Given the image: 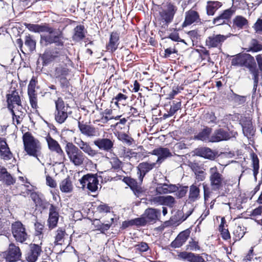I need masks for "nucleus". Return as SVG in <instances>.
<instances>
[{"instance_id": "79ce46f5", "label": "nucleus", "mask_w": 262, "mask_h": 262, "mask_svg": "<svg viewBox=\"0 0 262 262\" xmlns=\"http://www.w3.org/2000/svg\"><path fill=\"white\" fill-rule=\"evenodd\" d=\"M123 181L134 191H136L138 193L141 192V187L138 186L137 181L135 179L130 177H126L123 178Z\"/></svg>"}, {"instance_id": "680f3d73", "label": "nucleus", "mask_w": 262, "mask_h": 262, "mask_svg": "<svg viewBox=\"0 0 262 262\" xmlns=\"http://www.w3.org/2000/svg\"><path fill=\"white\" fill-rule=\"evenodd\" d=\"M127 99V96L126 95L121 93H119L113 99V100H116L115 101V104L117 106H118V103L119 102H122L123 101H126Z\"/></svg>"}, {"instance_id": "a878e982", "label": "nucleus", "mask_w": 262, "mask_h": 262, "mask_svg": "<svg viewBox=\"0 0 262 262\" xmlns=\"http://www.w3.org/2000/svg\"><path fill=\"white\" fill-rule=\"evenodd\" d=\"M230 138L229 133L222 128L215 130L210 136V142H218Z\"/></svg>"}, {"instance_id": "f704fd0d", "label": "nucleus", "mask_w": 262, "mask_h": 262, "mask_svg": "<svg viewBox=\"0 0 262 262\" xmlns=\"http://www.w3.org/2000/svg\"><path fill=\"white\" fill-rule=\"evenodd\" d=\"M212 129L208 127H206L197 135L194 136V139L195 140H201L205 142H209L210 139V134Z\"/></svg>"}, {"instance_id": "c9c22d12", "label": "nucleus", "mask_w": 262, "mask_h": 262, "mask_svg": "<svg viewBox=\"0 0 262 262\" xmlns=\"http://www.w3.org/2000/svg\"><path fill=\"white\" fill-rule=\"evenodd\" d=\"M250 157L251 159V166L252 167L253 174L255 180H257V175L259 173V161L257 156L254 152H252L250 154Z\"/></svg>"}, {"instance_id": "ddd939ff", "label": "nucleus", "mask_w": 262, "mask_h": 262, "mask_svg": "<svg viewBox=\"0 0 262 262\" xmlns=\"http://www.w3.org/2000/svg\"><path fill=\"white\" fill-rule=\"evenodd\" d=\"M42 242L39 244H31L29 251L26 255V259L28 262H35L42 252Z\"/></svg>"}, {"instance_id": "13d9d810", "label": "nucleus", "mask_w": 262, "mask_h": 262, "mask_svg": "<svg viewBox=\"0 0 262 262\" xmlns=\"http://www.w3.org/2000/svg\"><path fill=\"white\" fill-rule=\"evenodd\" d=\"M30 104L33 108L36 109L38 107L37 93L28 94Z\"/></svg>"}, {"instance_id": "de8ad7c7", "label": "nucleus", "mask_w": 262, "mask_h": 262, "mask_svg": "<svg viewBox=\"0 0 262 262\" xmlns=\"http://www.w3.org/2000/svg\"><path fill=\"white\" fill-rule=\"evenodd\" d=\"M69 69L62 66H59L56 68L54 71V77L56 78L66 77L69 74Z\"/></svg>"}, {"instance_id": "393cba45", "label": "nucleus", "mask_w": 262, "mask_h": 262, "mask_svg": "<svg viewBox=\"0 0 262 262\" xmlns=\"http://www.w3.org/2000/svg\"><path fill=\"white\" fill-rule=\"evenodd\" d=\"M179 258L189 262H205L204 258L200 254L183 251L178 254Z\"/></svg>"}, {"instance_id": "f8f14e48", "label": "nucleus", "mask_w": 262, "mask_h": 262, "mask_svg": "<svg viewBox=\"0 0 262 262\" xmlns=\"http://www.w3.org/2000/svg\"><path fill=\"white\" fill-rule=\"evenodd\" d=\"M234 13L235 9L232 8L225 10L218 16L214 18L212 20V23L216 26L226 24L231 19Z\"/></svg>"}, {"instance_id": "6e6d98bb", "label": "nucleus", "mask_w": 262, "mask_h": 262, "mask_svg": "<svg viewBox=\"0 0 262 262\" xmlns=\"http://www.w3.org/2000/svg\"><path fill=\"white\" fill-rule=\"evenodd\" d=\"M176 203L175 199L171 195L164 196L163 205L172 207Z\"/></svg>"}, {"instance_id": "a19ab883", "label": "nucleus", "mask_w": 262, "mask_h": 262, "mask_svg": "<svg viewBox=\"0 0 262 262\" xmlns=\"http://www.w3.org/2000/svg\"><path fill=\"white\" fill-rule=\"evenodd\" d=\"M26 28L32 32L36 33L43 32L44 31H49L47 25H40L38 24H26Z\"/></svg>"}, {"instance_id": "bb28decb", "label": "nucleus", "mask_w": 262, "mask_h": 262, "mask_svg": "<svg viewBox=\"0 0 262 262\" xmlns=\"http://www.w3.org/2000/svg\"><path fill=\"white\" fill-rule=\"evenodd\" d=\"M0 156L4 160H9L13 157L6 139L3 138H0Z\"/></svg>"}, {"instance_id": "4c0bfd02", "label": "nucleus", "mask_w": 262, "mask_h": 262, "mask_svg": "<svg viewBox=\"0 0 262 262\" xmlns=\"http://www.w3.org/2000/svg\"><path fill=\"white\" fill-rule=\"evenodd\" d=\"M200 198V189L195 185L190 186L188 200L190 202H195Z\"/></svg>"}, {"instance_id": "a18cd8bd", "label": "nucleus", "mask_w": 262, "mask_h": 262, "mask_svg": "<svg viewBox=\"0 0 262 262\" xmlns=\"http://www.w3.org/2000/svg\"><path fill=\"white\" fill-rule=\"evenodd\" d=\"M74 34L73 35V39L75 40H80L82 39L84 36L85 34L84 33V27L83 26L80 25L77 26L74 29Z\"/></svg>"}, {"instance_id": "bf43d9fd", "label": "nucleus", "mask_w": 262, "mask_h": 262, "mask_svg": "<svg viewBox=\"0 0 262 262\" xmlns=\"http://www.w3.org/2000/svg\"><path fill=\"white\" fill-rule=\"evenodd\" d=\"M110 163L112 168L115 169H118L121 168L122 162L117 157L111 158Z\"/></svg>"}, {"instance_id": "338daca9", "label": "nucleus", "mask_w": 262, "mask_h": 262, "mask_svg": "<svg viewBox=\"0 0 262 262\" xmlns=\"http://www.w3.org/2000/svg\"><path fill=\"white\" fill-rule=\"evenodd\" d=\"M121 116H104V115L101 118L99 121L102 123H106L109 120L112 119L118 120L120 118Z\"/></svg>"}, {"instance_id": "6e6552de", "label": "nucleus", "mask_w": 262, "mask_h": 262, "mask_svg": "<svg viewBox=\"0 0 262 262\" xmlns=\"http://www.w3.org/2000/svg\"><path fill=\"white\" fill-rule=\"evenodd\" d=\"M11 232L16 242L23 244L29 238L25 226L19 221H16L12 224Z\"/></svg>"}, {"instance_id": "8fccbe9b", "label": "nucleus", "mask_w": 262, "mask_h": 262, "mask_svg": "<svg viewBox=\"0 0 262 262\" xmlns=\"http://www.w3.org/2000/svg\"><path fill=\"white\" fill-rule=\"evenodd\" d=\"M146 224H147V223L143 215L140 217L136 218L128 221V225L144 226Z\"/></svg>"}, {"instance_id": "774afa93", "label": "nucleus", "mask_w": 262, "mask_h": 262, "mask_svg": "<svg viewBox=\"0 0 262 262\" xmlns=\"http://www.w3.org/2000/svg\"><path fill=\"white\" fill-rule=\"evenodd\" d=\"M195 178L198 181H203L206 178V173L202 170L195 173Z\"/></svg>"}, {"instance_id": "4be33fe9", "label": "nucleus", "mask_w": 262, "mask_h": 262, "mask_svg": "<svg viewBox=\"0 0 262 262\" xmlns=\"http://www.w3.org/2000/svg\"><path fill=\"white\" fill-rule=\"evenodd\" d=\"M149 154L158 156L156 163L159 165L164 159L171 156V154L169 149L162 147L154 149Z\"/></svg>"}, {"instance_id": "cd10ccee", "label": "nucleus", "mask_w": 262, "mask_h": 262, "mask_svg": "<svg viewBox=\"0 0 262 262\" xmlns=\"http://www.w3.org/2000/svg\"><path fill=\"white\" fill-rule=\"evenodd\" d=\"M196 155L205 159L214 160L216 157L217 153L213 151L210 148L201 147L196 149Z\"/></svg>"}, {"instance_id": "f03ea898", "label": "nucleus", "mask_w": 262, "mask_h": 262, "mask_svg": "<svg viewBox=\"0 0 262 262\" xmlns=\"http://www.w3.org/2000/svg\"><path fill=\"white\" fill-rule=\"evenodd\" d=\"M177 10V7L171 2L158 6V12L155 16L157 26L161 29L166 30L172 22Z\"/></svg>"}, {"instance_id": "7c9ffc66", "label": "nucleus", "mask_w": 262, "mask_h": 262, "mask_svg": "<svg viewBox=\"0 0 262 262\" xmlns=\"http://www.w3.org/2000/svg\"><path fill=\"white\" fill-rule=\"evenodd\" d=\"M177 189L178 187L175 185L165 183L158 184L156 188V191L157 194H162L175 192Z\"/></svg>"}, {"instance_id": "2eb2a0df", "label": "nucleus", "mask_w": 262, "mask_h": 262, "mask_svg": "<svg viewBox=\"0 0 262 262\" xmlns=\"http://www.w3.org/2000/svg\"><path fill=\"white\" fill-rule=\"evenodd\" d=\"M157 164L156 162L148 163L147 162H143L138 165L137 166V174L138 175L140 183L142 182L146 174L155 167Z\"/></svg>"}, {"instance_id": "a211bd4d", "label": "nucleus", "mask_w": 262, "mask_h": 262, "mask_svg": "<svg viewBox=\"0 0 262 262\" xmlns=\"http://www.w3.org/2000/svg\"><path fill=\"white\" fill-rule=\"evenodd\" d=\"M7 102L9 110L14 108L15 105H16L17 107H22L20 98L18 92L15 90L12 91L10 93L7 95Z\"/></svg>"}, {"instance_id": "c85d7f7f", "label": "nucleus", "mask_w": 262, "mask_h": 262, "mask_svg": "<svg viewBox=\"0 0 262 262\" xmlns=\"http://www.w3.org/2000/svg\"><path fill=\"white\" fill-rule=\"evenodd\" d=\"M46 140L48 143L49 149L51 151L55 152L59 155L63 156L64 155L63 151L59 143L49 135L46 137Z\"/></svg>"}, {"instance_id": "58836bf2", "label": "nucleus", "mask_w": 262, "mask_h": 262, "mask_svg": "<svg viewBox=\"0 0 262 262\" xmlns=\"http://www.w3.org/2000/svg\"><path fill=\"white\" fill-rule=\"evenodd\" d=\"M59 188L60 190L64 193H69L72 191V183L69 177L64 179L60 182Z\"/></svg>"}, {"instance_id": "864d4df0", "label": "nucleus", "mask_w": 262, "mask_h": 262, "mask_svg": "<svg viewBox=\"0 0 262 262\" xmlns=\"http://www.w3.org/2000/svg\"><path fill=\"white\" fill-rule=\"evenodd\" d=\"M111 207L106 204L101 203L96 208V211L101 214H104L110 212Z\"/></svg>"}, {"instance_id": "2f4dec72", "label": "nucleus", "mask_w": 262, "mask_h": 262, "mask_svg": "<svg viewBox=\"0 0 262 262\" xmlns=\"http://www.w3.org/2000/svg\"><path fill=\"white\" fill-rule=\"evenodd\" d=\"M119 35L117 32H112L110 35V40L107 45L108 50L114 52L118 48L119 45Z\"/></svg>"}, {"instance_id": "0eeeda50", "label": "nucleus", "mask_w": 262, "mask_h": 262, "mask_svg": "<svg viewBox=\"0 0 262 262\" xmlns=\"http://www.w3.org/2000/svg\"><path fill=\"white\" fill-rule=\"evenodd\" d=\"M55 119L57 122L62 124L65 122L68 117V104H65L64 102L61 97L55 101Z\"/></svg>"}, {"instance_id": "1a4fd4ad", "label": "nucleus", "mask_w": 262, "mask_h": 262, "mask_svg": "<svg viewBox=\"0 0 262 262\" xmlns=\"http://www.w3.org/2000/svg\"><path fill=\"white\" fill-rule=\"evenodd\" d=\"M3 256L8 262H15L20 259L21 252L19 247L12 243L7 250L3 252Z\"/></svg>"}, {"instance_id": "6ab92c4d", "label": "nucleus", "mask_w": 262, "mask_h": 262, "mask_svg": "<svg viewBox=\"0 0 262 262\" xmlns=\"http://www.w3.org/2000/svg\"><path fill=\"white\" fill-rule=\"evenodd\" d=\"M78 126L81 133L87 137L97 136L98 130L94 126L78 121Z\"/></svg>"}, {"instance_id": "aec40b11", "label": "nucleus", "mask_w": 262, "mask_h": 262, "mask_svg": "<svg viewBox=\"0 0 262 262\" xmlns=\"http://www.w3.org/2000/svg\"><path fill=\"white\" fill-rule=\"evenodd\" d=\"M94 144L100 149L110 152L114 146V141L108 138H98L94 141Z\"/></svg>"}, {"instance_id": "37998d69", "label": "nucleus", "mask_w": 262, "mask_h": 262, "mask_svg": "<svg viewBox=\"0 0 262 262\" xmlns=\"http://www.w3.org/2000/svg\"><path fill=\"white\" fill-rule=\"evenodd\" d=\"M170 107L168 111V116H173L181 108V102L179 100H173L169 102Z\"/></svg>"}, {"instance_id": "09e8293b", "label": "nucleus", "mask_w": 262, "mask_h": 262, "mask_svg": "<svg viewBox=\"0 0 262 262\" xmlns=\"http://www.w3.org/2000/svg\"><path fill=\"white\" fill-rule=\"evenodd\" d=\"M230 99L236 105L243 104L246 101V96L238 95L233 92L230 95Z\"/></svg>"}, {"instance_id": "ea45409f", "label": "nucleus", "mask_w": 262, "mask_h": 262, "mask_svg": "<svg viewBox=\"0 0 262 262\" xmlns=\"http://www.w3.org/2000/svg\"><path fill=\"white\" fill-rule=\"evenodd\" d=\"M66 235V232L64 229L61 228H59L55 232L54 235V245H62L64 241V237Z\"/></svg>"}, {"instance_id": "49530a36", "label": "nucleus", "mask_w": 262, "mask_h": 262, "mask_svg": "<svg viewBox=\"0 0 262 262\" xmlns=\"http://www.w3.org/2000/svg\"><path fill=\"white\" fill-rule=\"evenodd\" d=\"M225 220L224 218L222 219L221 223L219 227V231H220L222 237L225 240H228L230 238V234L227 229L224 227Z\"/></svg>"}, {"instance_id": "20e7f679", "label": "nucleus", "mask_w": 262, "mask_h": 262, "mask_svg": "<svg viewBox=\"0 0 262 262\" xmlns=\"http://www.w3.org/2000/svg\"><path fill=\"white\" fill-rule=\"evenodd\" d=\"M49 31H44L46 33L40 35V43L41 45L47 47L52 43H55L57 46H63V36L61 32L56 31L53 28L49 27L47 25Z\"/></svg>"}, {"instance_id": "69168bd1", "label": "nucleus", "mask_w": 262, "mask_h": 262, "mask_svg": "<svg viewBox=\"0 0 262 262\" xmlns=\"http://www.w3.org/2000/svg\"><path fill=\"white\" fill-rule=\"evenodd\" d=\"M253 28L256 33L262 34V19H258Z\"/></svg>"}, {"instance_id": "0e129e2a", "label": "nucleus", "mask_w": 262, "mask_h": 262, "mask_svg": "<svg viewBox=\"0 0 262 262\" xmlns=\"http://www.w3.org/2000/svg\"><path fill=\"white\" fill-rule=\"evenodd\" d=\"M164 196H157L153 197L150 200L151 204L157 205H163Z\"/></svg>"}, {"instance_id": "052dcab7", "label": "nucleus", "mask_w": 262, "mask_h": 262, "mask_svg": "<svg viewBox=\"0 0 262 262\" xmlns=\"http://www.w3.org/2000/svg\"><path fill=\"white\" fill-rule=\"evenodd\" d=\"M118 138L120 140L127 143L128 145H131L133 141L132 138L124 133L120 134L119 135Z\"/></svg>"}, {"instance_id": "c756f323", "label": "nucleus", "mask_w": 262, "mask_h": 262, "mask_svg": "<svg viewBox=\"0 0 262 262\" xmlns=\"http://www.w3.org/2000/svg\"><path fill=\"white\" fill-rule=\"evenodd\" d=\"M0 181L7 185H11L15 183V180L11 174L7 171L6 168L0 167Z\"/></svg>"}, {"instance_id": "4468645a", "label": "nucleus", "mask_w": 262, "mask_h": 262, "mask_svg": "<svg viewBox=\"0 0 262 262\" xmlns=\"http://www.w3.org/2000/svg\"><path fill=\"white\" fill-rule=\"evenodd\" d=\"M240 124L242 126L243 133L245 136L251 138L254 135L255 130L250 118L244 117L240 120Z\"/></svg>"}, {"instance_id": "423d86ee", "label": "nucleus", "mask_w": 262, "mask_h": 262, "mask_svg": "<svg viewBox=\"0 0 262 262\" xmlns=\"http://www.w3.org/2000/svg\"><path fill=\"white\" fill-rule=\"evenodd\" d=\"M209 181L211 188L213 190H219L226 184L225 177L220 172L216 166L209 168Z\"/></svg>"}, {"instance_id": "603ef678", "label": "nucleus", "mask_w": 262, "mask_h": 262, "mask_svg": "<svg viewBox=\"0 0 262 262\" xmlns=\"http://www.w3.org/2000/svg\"><path fill=\"white\" fill-rule=\"evenodd\" d=\"M201 249V247L199 245V242L195 241L193 239H191V241H189L188 244L186 246V250L197 251Z\"/></svg>"}, {"instance_id": "9d476101", "label": "nucleus", "mask_w": 262, "mask_h": 262, "mask_svg": "<svg viewBox=\"0 0 262 262\" xmlns=\"http://www.w3.org/2000/svg\"><path fill=\"white\" fill-rule=\"evenodd\" d=\"M82 188L85 187L91 192H95L98 189V180L95 175L87 174L79 180Z\"/></svg>"}, {"instance_id": "412c9836", "label": "nucleus", "mask_w": 262, "mask_h": 262, "mask_svg": "<svg viewBox=\"0 0 262 262\" xmlns=\"http://www.w3.org/2000/svg\"><path fill=\"white\" fill-rule=\"evenodd\" d=\"M160 215V210L151 208L146 209L143 214L147 224L156 223L159 220Z\"/></svg>"}, {"instance_id": "473e14b6", "label": "nucleus", "mask_w": 262, "mask_h": 262, "mask_svg": "<svg viewBox=\"0 0 262 262\" xmlns=\"http://www.w3.org/2000/svg\"><path fill=\"white\" fill-rule=\"evenodd\" d=\"M21 108L17 107L16 110L12 108L9 110L12 115L13 122L14 124L18 125L20 124L23 120V118L25 115L24 112L21 111Z\"/></svg>"}, {"instance_id": "f3484780", "label": "nucleus", "mask_w": 262, "mask_h": 262, "mask_svg": "<svg viewBox=\"0 0 262 262\" xmlns=\"http://www.w3.org/2000/svg\"><path fill=\"white\" fill-rule=\"evenodd\" d=\"M201 21L199 14L193 10H189L185 13V20L182 24V27L184 28L190 26L193 23H198Z\"/></svg>"}, {"instance_id": "39448f33", "label": "nucleus", "mask_w": 262, "mask_h": 262, "mask_svg": "<svg viewBox=\"0 0 262 262\" xmlns=\"http://www.w3.org/2000/svg\"><path fill=\"white\" fill-rule=\"evenodd\" d=\"M234 66L245 67L253 74L258 71L254 57L249 54H238L231 60Z\"/></svg>"}, {"instance_id": "e433bc0d", "label": "nucleus", "mask_w": 262, "mask_h": 262, "mask_svg": "<svg viewBox=\"0 0 262 262\" xmlns=\"http://www.w3.org/2000/svg\"><path fill=\"white\" fill-rule=\"evenodd\" d=\"M248 24V20L241 15H237L233 19V26L239 29L244 28Z\"/></svg>"}, {"instance_id": "dca6fc26", "label": "nucleus", "mask_w": 262, "mask_h": 262, "mask_svg": "<svg viewBox=\"0 0 262 262\" xmlns=\"http://www.w3.org/2000/svg\"><path fill=\"white\" fill-rule=\"evenodd\" d=\"M58 210V208L53 204L50 206L48 220V225L50 229H52L57 226L59 219Z\"/></svg>"}, {"instance_id": "72a5a7b5", "label": "nucleus", "mask_w": 262, "mask_h": 262, "mask_svg": "<svg viewBox=\"0 0 262 262\" xmlns=\"http://www.w3.org/2000/svg\"><path fill=\"white\" fill-rule=\"evenodd\" d=\"M222 3L218 1H208L206 5V12L208 15H213L215 12L222 7Z\"/></svg>"}, {"instance_id": "3c124183", "label": "nucleus", "mask_w": 262, "mask_h": 262, "mask_svg": "<svg viewBox=\"0 0 262 262\" xmlns=\"http://www.w3.org/2000/svg\"><path fill=\"white\" fill-rule=\"evenodd\" d=\"M25 45L29 48V50L30 51H33L35 50L36 41L32 38L30 35L26 36Z\"/></svg>"}, {"instance_id": "5fc2aeb1", "label": "nucleus", "mask_w": 262, "mask_h": 262, "mask_svg": "<svg viewBox=\"0 0 262 262\" xmlns=\"http://www.w3.org/2000/svg\"><path fill=\"white\" fill-rule=\"evenodd\" d=\"M35 227L36 230L35 238H38V239L42 238L43 234L42 233V231L43 229V225L37 222L35 224Z\"/></svg>"}, {"instance_id": "e2e57ef3", "label": "nucleus", "mask_w": 262, "mask_h": 262, "mask_svg": "<svg viewBox=\"0 0 262 262\" xmlns=\"http://www.w3.org/2000/svg\"><path fill=\"white\" fill-rule=\"evenodd\" d=\"M135 247L136 250L141 252H146L149 249L148 244L145 242H141L139 244L136 245Z\"/></svg>"}, {"instance_id": "7ed1b4c3", "label": "nucleus", "mask_w": 262, "mask_h": 262, "mask_svg": "<svg viewBox=\"0 0 262 262\" xmlns=\"http://www.w3.org/2000/svg\"><path fill=\"white\" fill-rule=\"evenodd\" d=\"M24 150L27 154L36 158L38 161L41 154V146L40 142L30 132L25 133L23 136Z\"/></svg>"}, {"instance_id": "f257e3e1", "label": "nucleus", "mask_w": 262, "mask_h": 262, "mask_svg": "<svg viewBox=\"0 0 262 262\" xmlns=\"http://www.w3.org/2000/svg\"><path fill=\"white\" fill-rule=\"evenodd\" d=\"M77 147L71 142H68L65 146V150L70 162L75 166L83 165L85 160L84 153L91 158L95 157L98 151L94 149L90 144L78 139L75 141Z\"/></svg>"}, {"instance_id": "5701e85b", "label": "nucleus", "mask_w": 262, "mask_h": 262, "mask_svg": "<svg viewBox=\"0 0 262 262\" xmlns=\"http://www.w3.org/2000/svg\"><path fill=\"white\" fill-rule=\"evenodd\" d=\"M59 50L57 49L46 50L41 56L43 65H47L54 61L59 56Z\"/></svg>"}, {"instance_id": "c03bdc74", "label": "nucleus", "mask_w": 262, "mask_h": 262, "mask_svg": "<svg viewBox=\"0 0 262 262\" xmlns=\"http://www.w3.org/2000/svg\"><path fill=\"white\" fill-rule=\"evenodd\" d=\"M262 50V43L257 40L252 39L250 43L249 47L247 50L248 52H257Z\"/></svg>"}, {"instance_id": "9b49d317", "label": "nucleus", "mask_w": 262, "mask_h": 262, "mask_svg": "<svg viewBox=\"0 0 262 262\" xmlns=\"http://www.w3.org/2000/svg\"><path fill=\"white\" fill-rule=\"evenodd\" d=\"M227 38V36L226 35L213 34L207 37L205 41V45L209 49H220Z\"/></svg>"}, {"instance_id": "b1692460", "label": "nucleus", "mask_w": 262, "mask_h": 262, "mask_svg": "<svg viewBox=\"0 0 262 262\" xmlns=\"http://www.w3.org/2000/svg\"><path fill=\"white\" fill-rule=\"evenodd\" d=\"M190 232L191 231L189 229L181 232L171 243V246L174 248L181 247L188 238Z\"/></svg>"}, {"instance_id": "4d7b16f0", "label": "nucleus", "mask_w": 262, "mask_h": 262, "mask_svg": "<svg viewBox=\"0 0 262 262\" xmlns=\"http://www.w3.org/2000/svg\"><path fill=\"white\" fill-rule=\"evenodd\" d=\"M37 81L34 77H33L28 86V94L37 93L35 91Z\"/></svg>"}]
</instances>
